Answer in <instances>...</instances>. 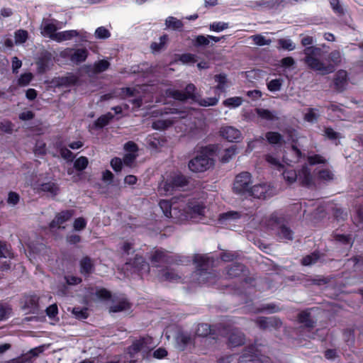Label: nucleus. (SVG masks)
Listing matches in <instances>:
<instances>
[{
    "instance_id": "obj_57",
    "label": "nucleus",
    "mask_w": 363,
    "mask_h": 363,
    "mask_svg": "<svg viewBox=\"0 0 363 363\" xmlns=\"http://www.w3.org/2000/svg\"><path fill=\"white\" fill-rule=\"evenodd\" d=\"M282 82L283 80L281 79H272L268 83L267 87L271 91H279L282 86Z\"/></svg>"
},
{
    "instance_id": "obj_64",
    "label": "nucleus",
    "mask_w": 363,
    "mask_h": 363,
    "mask_svg": "<svg viewBox=\"0 0 363 363\" xmlns=\"http://www.w3.org/2000/svg\"><path fill=\"white\" fill-rule=\"evenodd\" d=\"M11 258L13 257V254L11 252L10 250L8 248L6 244L4 242L0 241V258Z\"/></svg>"
},
{
    "instance_id": "obj_29",
    "label": "nucleus",
    "mask_w": 363,
    "mask_h": 363,
    "mask_svg": "<svg viewBox=\"0 0 363 363\" xmlns=\"http://www.w3.org/2000/svg\"><path fill=\"white\" fill-rule=\"evenodd\" d=\"M175 189H179L189 184V179L184 175L177 174L171 177Z\"/></svg>"
},
{
    "instance_id": "obj_1",
    "label": "nucleus",
    "mask_w": 363,
    "mask_h": 363,
    "mask_svg": "<svg viewBox=\"0 0 363 363\" xmlns=\"http://www.w3.org/2000/svg\"><path fill=\"white\" fill-rule=\"evenodd\" d=\"M321 52V49L316 46L304 48L303 53L304 57L302 61L306 66L321 75H327L335 72L336 67L341 65L342 54L340 50L331 51L328 57V63L318 57Z\"/></svg>"
},
{
    "instance_id": "obj_59",
    "label": "nucleus",
    "mask_w": 363,
    "mask_h": 363,
    "mask_svg": "<svg viewBox=\"0 0 363 363\" xmlns=\"http://www.w3.org/2000/svg\"><path fill=\"white\" fill-rule=\"evenodd\" d=\"M137 157L136 153H127L123 157V164L127 166L132 167Z\"/></svg>"
},
{
    "instance_id": "obj_36",
    "label": "nucleus",
    "mask_w": 363,
    "mask_h": 363,
    "mask_svg": "<svg viewBox=\"0 0 363 363\" xmlns=\"http://www.w3.org/2000/svg\"><path fill=\"white\" fill-rule=\"evenodd\" d=\"M284 0H262L257 2V5L269 9L277 8Z\"/></svg>"
},
{
    "instance_id": "obj_45",
    "label": "nucleus",
    "mask_w": 363,
    "mask_h": 363,
    "mask_svg": "<svg viewBox=\"0 0 363 363\" xmlns=\"http://www.w3.org/2000/svg\"><path fill=\"white\" fill-rule=\"evenodd\" d=\"M72 313L79 320L86 319L88 317L86 308L74 307L72 308Z\"/></svg>"
},
{
    "instance_id": "obj_17",
    "label": "nucleus",
    "mask_w": 363,
    "mask_h": 363,
    "mask_svg": "<svg viewBox=\"0 0 363 363\" xmlns=\"http://www.w3.org/2000/svg\"><path fill=\"white\" fill-rule=\"evenodd\" d=\"M240 363H262L260 355L255 352L254 347H249L244 351V353L240 358Z\"/></svg>"
},
{
    "instance_id": "obj_13",
    "label": "nucleus",
    "mask_w": 363,
    "mask_h": 363,
    "mask_svg": "<svg viewBox=\"0 0 363 363\" xmlns=\"http://www.w3.org/2000/svg\"><path fill=\"white\" fill-rule=\"evenodd\" d=\"M40 28V33L44 37L54 40V37L57 34V28L52 20L43 19Z\"/></svg>"
},
{
    "instance_id": "obj_30",
    "label": "nucleus",
    "mask_w": 363,
    "mask_h": 363,
    "mask_svg": "<svg viewBox=\"0 0 363 363\" xmlns=\"http://www.w3.org/2000/svg\"><path fill=\"white\" fill-rule=\"evenodd\" d=\"M174 121L172 119H159L152 124V128L157 130H163L174 124Z\"/></svg>"
},
{
    "instance_id": "obj_40",
    "label": "nucleus",
    "mask_w": 363,
    "mask_h": 363,
    "mask_svg": "<svg viewBox=\"0 0 363 363\" xmlns=\"http://www.w3.org/2000/svg\"><path fill=\"white\" fill-rule=\"evenodd\" d=\"M113 118V116L111 113H108L100 116L94 123L96 128H103L106 125L109 121Z\"/></svg>"
},
{
    "instance_id": "obj_48",
    "label": "nucleus",
    "mask_w": 363,
    "mask_h": 363,
    "mask_svg": "<svg viewBox=\"0 0 363 363\" xmlns=\"http://www.w3.org/2000/svg\"><path fill=\"white\" fill-rule=\"evenodd\" d=\"M168 96L172 97L173 99L179 101H186L187 100V97L184 92L179 90L169 89L167 91Z\"/></svg>"
},
{
    "instance_id": "obj_58",
    "label": "nucleus",
    "mask_w": 363,
    "mask_h": 363,
    "mask_svg": "<svg viewBox=\"0 0 363 363\" xmlns=\"http://www.w3.org/2000/svg\"><path fill=\"white\" fill-rule=\"evenodd\" d=\"M133 264L135 267L138 269L139 270L143 269L144 268H147V271L149 270L148 264L145 262L144 259L140 256H135L133 260Z\"/></svg>"
},
{
    "instance_id": "obj_7",
    "label": "nucleus",
    "mask_w": 363,
    "mask_h": 363,
    "mask_svg": "<svg viewBox=\"0 0 363 363\" xmlns=\"http://www.w3.org/2000/svg\"><path fill=\"white\" fill-rule=\"evenodd\" d=\"M225 336L227 344L230 347L242 346L245 342V334L238 328H229L226 330Z\"/></svg>"
},
{
    "instance_id": "obj_41",
    "label": "nucleus",
    "mask_w": 363,
    "mask_h": 363,
    "mask_svg": "<svg viewBox=\"0 0 363 363\" xmlns=\"http://www.w3.org/2000/svg\"><path fill=\"white\" fill-rule=\"evenodd\" d=\"M298 319L300 323L305 324L308 328L314 327V322L310 319V313L306 311L300 313Z\"/></svg>"
},
{
    "instance_id": "obj_18",
    "label": "nucleus",
    "mask_w": 363,
    "mask_h": 363,
    "mask_svg": "<svg viewBox=\"0 0 363 363\" xmlns=\"http://www.w3.org/2000/svg\"><path fill=\"white\" fill-rule=\"evenodd\" d=\"M157 277L162 281H175L180 279L182 277L174 269L166 268L158 272Z\"/></svg>"
},
{
    "instance_id": "obj_2",
    "label": "nucleus",
    "mask_w": 363,
    "mask_h": 363,
    "mask_svg": "<svg viewBox=\"0 0 363 363\" xmlns=\"http://www.w3.org/2000/svg\"><path fill=\"white\" fill-rule=\"evenodd\" d=\"M165 335L168 340L170 338H174L177 346L181 350H184L187 345L191 344L193 342V337L190 334L183 331L177 326L167 327Z\"/></svg>"
},
{
    "instance_id": "obj_61",
    "label": "nucleus",
    "mask_w": 363,
    "mask_h": 363,
    "mask_svg": "<svg viewBox=\"0 0 363 363\" xmlns=\"http://www.w3.org/2000/svg\"><path fill=\"white\" fill-rule=\"evenodd\" d=\"M308 161L311 165L317 164H325L327 162V160L320 155L308 156Z\"/></svg>"
},
{
    "instance_id": "obj_56",
    "label": "nucleus",
    "mask_w": 363,
    "mask_h": 363,
    "mask_svg": "<svg viewBox=\"0 0 363 363\" xmlns=\"http://www.w3.org/2000/svg\"><path fill=\"white\" fill-rule=\"evenodd\" d=\"M218 101V99L216 97H208L206 99H198L196 102L202 106H215L217 104Z\"/></svg>"
},
{
    "instance_id": "obj_20",
    "label": "nucleus",
    "mask_w": 363,
    "mask_h": 363,
    "mask_svg": "<svg viewBox=\"0 0 363 363\" xmlns=\"http://www.w3.org/2000/svg\"><path fill=\"white\" fill-rule=\"evenodd\" d=\"M110 66V63L105 60L96 62L94 65L86 66V72L89 75L97 74L106 70Z\"/></svg>"
},
{
    "instance_id": "obj_26",
    "label": "nucleus",
    "mask_w": 363,
    "mask_h": 363,
    "mask_svg": "<svg viewBox=\"0 0 363 363\" xmlns=\"http://www.w3.org/2000/svg\"><path fill=\"white\" fill-rule=\"evenodd\" d=\"M265 138L268 143L273 145H281L284 143L283 136L278 132H267L265 134Z\"/></svg>"
},
{
    "instance_id": "obj_31",
    "label": "nucleus",
    "mask_w": 363,
    "mask_h": 363,
    "mask_svg": "<svg viewBox=\"0 0 363 363\" xmlns=\"http://www.w3.org/2000/svg\"><path fill=\"white\" fill-rule=\"evenodd\" d=\"M256 112L260 118L267 121H274L279 118L275 112L270 111L267 109L257 108Z\"/></svg>"
},
{
    "instance_id": "obj_55",
    "label": "nucleus",
    "mask_w": 363,
    "mask_h": 363,
    "mask_svg": "<svg viewBox=\"0 0 363 363\" xmlns=\"http://www.w3.org/2000/svg\"><path fill=\"white\" fill-rule=\"evenodd\" d=\"M281 219V217L279 216L277 213L274 212L266 219L265 224L267 226H273L274 225L280 223Z\"/></svg>"
},
{
    "instance_id": "obj_28",
    "label": "nucleus",
    "mask_w": 363,
    "mask_h": 363,
    "mask_svg": "<svg viewBox=\"0 0 363 363\" xmlns=\"http://www.w3.org/2000/svg\"><path fill=\"white\" fill-rule=\"evenodd\" d=\"M240 218V214L238 211H232L220 214L218 220L220 224H227L228 222Z\"/></svg>"
},
{
    "instance_id": "obj_38",
    "label": "nucleus",
    "mask_w": 363,
    "mask_h": 363,
    "mask_svg": "<svg viewBox=\"0 0 363 363\" xmlns=\"http://www.w3.org/2000/svg\"><path fill=\"white\" fill-rule=\"evenodd\" d=\"M211 333V328L208 324L201 323L197 325L195 335L199 337H206Z\"/></svg>"
},
{
    "instance_id": "obj_14",
    "label": "nucleus",
    "mask_w": 363,
    "mask_h": 363,
    "mask_svg": "<svg viewBox=\"0 0 363 363\" xmlns=\"http://www.w3.org/2000/svg\"><path fill=\"white\" fill-rule=\"evenodd\" d=\"M150 259L155 267H157L160 263L173 264L177 262L174 256L164 251H155Z\"/></svg>"
},
{
    "instance_id": "obj_42",
    "label": "nucleus",
    "mask_w": 363,
    "mask_h": 363,
    "mask_svg": "<svg viewBox=\"0 0 363 363\" xmlns=\"http://www.w3.org/2000/svg\"><path fill=\"white\" fill-rule=\"evenodd\" d=\"M250 38L254 41L255 44L258 46L269 45L272 43L271 39H267L260 34L252 35Z\"/></svg>"
},
{
    "instance_id": "obj_63",
    "label": "nucleus",
    "mask_w": 363,
    "mask_h": 363,
    "mask_svg": "<svg viewBox=\"0 0 363 363\" xmlns=\"http://www.w3.org/2000/svg\"><path fill=\"white\" fill-rule=\"evenodd\" d=\"M33 74L30 72L24 73L21 75L18 80V84L20 86H24L28 85L33 79Z\"/></svg>"
},
{
    "instance_id": "obj_39",
    "label": "nucleus",
    "mask_w": 363,
    "mask_h": 363,
    "mask_svg": "<svg viewBox=\"0 0 363 363\" xmlns=\"http://www.w3.org/2000/svg\"><path fill=\"white\" fill-rule=\"evenodd\" d=\"M238 153V148L233 145L225 150L223 155L221 157L223 162H229Z\"/></svg>"
},
{
    "instance_id": "obj_46",
    "label": "nucleus",
    "mask_w": 363,
    "mask_h": 363,
    "mask_svg": "<svg viewBox=\"0 0 363 363\" xmlns=\"http://www.w3.org/2000/svg\"><path fill=\"white\" fill-rule=\"evenodd\" d=\"M243 100L241 97H231L225 99L223 101V104L225 106L230 107V108H236L240 106L242 103Z\"/></svg>"
},
{
    "instance_id": "obj_3",
    "label": "nucleus",
    "mask_w": 363,
    "mask_h": 363,
    "mask_svg": "<svg viewBox=\"0 0 363 363\" xmlns=\"http://www.w3.org/2000/svg\"><path fill=\"white\" fill-rule=\"evenodd\" d=\"M205 208V206L199 201L189 202L185 209L182 210L183 217L179 220L201 219L204 216Z\"/></svg>"
},
{
    "instance_id": "obj_43",
    "label": "nucleus",
    "mask_w": 363,
    "mask_h": 363,
    "mask_svg": "<svg viewBox=\"0 0 363 363\" xmlns=\"http://www.w3.org/2000/svg\"><path fill=\"white\" fill-rule=\"evenodd\" d=\"M15 43L22 44L24 43L28 38V33L25 30H18L14 33Z\"/></svg>"
},
{
    "instance_id": "obj_51",
    "label": "nucleus",
    "mask_w": 363,
    "mask_h": 363,
    "mask_svg": "<svg viewBox=\"0 0 363 363\" xmlns=\"http://www.w3.org/2000/svg\"><path fill=\"white\" fill-rule=\"evenodd\" d=\"M319 255L318 253H312L311 255L305 256L301 261V263L304 266H309L315 263L319 259Z\"/></svg>"
},
{
    "instance_id": "obj_32",
    "label": "nucleus",
    "mask_w": 363,
    "mask_h": 363,
    "mask_svg": "<svg viewBox=\"0 0 363 363\" xmlns=\"http://www.w3.org/2000/svg\"><path fill=\"white\" fill-rule=\"evenodd\" d=\"M165 26L172 30H180L183 27V23L179 19L169 16L165 20Z\"/></svg>"
},
{
    "instance_id": "obj_5",
    "label": "nucleus",
    "mask_w": 363,
    "mask_h": 363,
    "mask_svg": "<svg viewBox=\"0 0 363 363\" xmlns=\"http://www.w3.org/2000/svg\"><path fill=\"white\" fill-rule=\"evenodd\" d=\"M214 161L208 155L201 154L189 161V168L194 172H202L213 167Z\"/></svg>"
},
{
    "instance_id": "obj_34",
    "label": "nucleus",
    "mask_w": 363,
    "mask_h": 363,
    "mask_svg": "<svg viewBox=\"0 0 363 363\" xmlns=\"http://www.w3.org/2000/svg\"><path fill=\"white\" fill-rule=\"evenodd\" d=\"M283 178L289 184H292L298 179V174L294 169H286L282 173Z\"/></svg>"
},
{
    "instance_id": "obj_19",
    "label": "nucleus",
    "mask_w": 363,
    "mask_h": 363,
    "mask_svg": "<svg viewBox=\"0 0 363 363\" xmlns=\"http://www.w3.org/2000/svg\"><path fill=\"white\" fill-rule=\"evenodd\" d=\"M74 214L72 210L63 211L57 213L50 224V228H60V225L69 220Z\"/></svg>"
},
{
    "instance_id": "obj_21",
    "label": "nucleus",
    "mask_w": 363,
    "mask_h": 363,
    "mask_svg": "<svg viewBox=\"0 0 363 363\" xmlns=\"http://www.w3.org/2000/svg\"><path fill=\"white\" fill-rule=\"evenodd\" d=\"M80 273L84 276H89L94 269V261L87 256L82 257L79 262Z\"/></svg>"
},
{
    "instance_id": "obj_4",
    "label": "nucleus",
    "mask_w": 363,
    "mask_h": 363,
    "mask_svg": "<svg viewBox=\"0 0 363 363\" xmlns=\"http://www.w3.org/2000/svg\"><path fill=\"white\" fill-rule=\"evenodd\" d=\"M252 184L251 174L247 172H242L235 177L233 190L238 194H248L252 188Z\"/></svg>"
},
{
    "instance_id": "obj_60",
    "label": "nucleus",
    "mask_w": 363,
    "mask_h": 363,
    "mask_svg": "<svg viewBox=\"0 0 363 363\" xmlns=\"http://www.w3.org/2000/svg\"><path fill=\"white\" fill-rule=\"evenodd\" d=\"M330 280H331L330 278L323 277H317L314 279L308 280L309 283L308 284V285L315 284V285H318V286H322V285L328 284Z\"/></svg>"
},
{
    "instance_id": "obj_33",
    "label": "nucleus",
    "mask_w": 363,
    "mask_h": 363,
    "mask_svg": "<svg viewBox=\"0 0 363 363\" xmlns=\"http://www.w3.org/2000/svg\"><path fill=\"white\" fill-rule=\"evenodd\" d=\"M320 116L319 111L316 108H310L304 115V120L308 123H315Z\"/></svg>"
},
{
    "instance_id": "obj_27",
    "label": "nucleus",
    "mask_w": 363,
    "mask_h": 363,
    "mask_svg": "<svg viewBox=\"0 0 363 363\" xmlns=\"http://www.w3.org/2000/svg\"><path fill=\"white\" fill-rule=\"evenodd\" d=\"M88 56L86 49L80 48L74 50V53L70 56V60L76 64L81 63L86 60Z\"/></svg>"
},
{
    "instance_id": "obj_47",
    "label": "nucleus",
    "mask_w": 363,
    "mask_h": 363,
    "mask_svg": "<svg viewBox=\"0 0 363 363\" xmlns=\"http://www.w3.org/2000/svg\"><path fill=\"white\" fill-rule=\"evenodd\" d=\"M330 6L333 10L340 16H344L346 13V11L343 6L340 4V0H330Z\"/></svg>"
},
{
    "instance_id": "obj_54",
    "label": "nucleus",
    "mask_w": 363,
    "mask_h": 363,
    "mask_svg": "<svg viewBox=\"0 0 363 363\" xmlns=\"http://www.w3.org/2000/svg\"><path fill=\"white\" fill-rule=\"evenodd\" d=\"M195 91L196 86L193 84H189L185 88L184 93L188 99H191L195 101H197L198 97L196 96Z\"/></svg>"
},
{
    "instance_id": "obj_25",
    "label": "nucleus",
    "mask_w": 363,
    "mask_h": 363,
    "mask_svg": "<svg viewBox=\"0 0 363 363\" xmlns=\"http://www.w3.org/2000/svg\"><path fill=\"white\" fill-rule=\"evenodd\" d=\"M193 262L195 264L196 270H206L208 267V258L205 255H195L193 257Z\"/></svg>"
},
{
    "instance_id": "obj_11",
    "label": "nucleus",
    "mask_w": 363,
    "mask_h": 363,
    "mask_svg": "<svg viewBox=\"0 0 363 363\" xmlns=\"http://www.w3.org/2000/svg\"><path fill=\"white\" fill-rule=\"evenodd\" d=\"M255 323L262 330H278L282 325V321L277 317H259L256 319Z\"/></svg>"
},
{
    "instance_id": "obj_50",
    "label": "nucleus",
    "mask_w": 363,
    "mask_h": 363,
    "mask_svg": "<svg viewBox=\"0 0 363 363\" xmlns=\"http://www.w3.org/2000/svg\"><path fill=\"white\" fill-rule=\"evenodd\" d=\"M94 35L97 39H107L111 36V33L107 28L101 26L96 29Z\"/></svg>"
},
{
    "instance_id": "obj_35",
    "label": "nucleus",
    "mask_w": 363,
    "mask_h": 363,
    "mask_svg": "<svg viewBox=\"0 0 363 363\" xmlns=\"http://www.w3.org/2000/svg\"><path fill=\"white\" fill-rule=\"evenodd\" d=\"M130 308V303L125 300H121L118 303L112 306L109 308L111 313H118L126 311Z\"/></svg>"
},
{
    "instance_id": "obj_9",
    "label": "nucleus",
    "mask_w": 363,
    "mask_h": 363,
    "mask_svg": "<svg viewBox=\"0 0 363 363\" xmlns=\"http://www.w3.org/2000/svg\"><path fill=\"white\" fill-rule=\"evenodd\" d=\"M348 85V74L344 69H339L333 76L331 86L337 92L342 93L347 89Z\"/></svg>"
},
{
    "instance_id": "obj_22",
    "label": "nucleus",
    "mask_w": 363,
    "mask_h": 363,
    "mask_svg": "<svg viewBox=\"0 0 363 363\" xmlns=\"http://www.w3.org/2000/svg\"><path fill=\"white\" fill-rule=\"evenodd\" d=\"M40 189L49 194L52 197L57 196L60 191V187L57 183L53 181H49L40 184Z\"/></svg>"
},
{
    "instance_id": "obj_12",
    "label": "nucleus",
    "mask_w": 363,
    "mask_h": 363,
    "mask_svg": "<svg viewBox=\"0 0 363 363\" xmlns=\"http://www.w3.org/2000/svg\"><path fill=\"white\" fill-rule=\"evenodd\" d=\"M273 194V189L267 184H257L252 186L248 194L259 199H265L272 196Z\"/></svg>"
},
{
    "instance_id": "obj_62",
    "label": "nucleus",
    "mask_w": 363,
    "mask_h": 363,
    "mask_svg": "<svg viewBox=\"0 0 363 363\" xmlns=\"http://www.w3.org/2000/svg\"><path fill=\"white\" fill-rule=\"evenodd\" d=\"M279 44L281 48L289 51L294 50L296 48L294 43L290 39H279Z\"/></svg>"
},
{
    "instance_id": "obj_24",
    "label": "nucleus",
    "mask_w": 363,
    "mask_h": 363,
    "mask_svg": "<svg viewBox=\"0 0 363 363\" xmlns=\"http://www.w3.org/2000/svg\"><path fill=\"white\" fill-rule=\"evenodd\" d=\"M79 35V33L75 30H65L57 32V34L54 37V41L61 43L66 40H69L74 37Z\"/></svg>"
},
{
    "instance_id": "obj_15",
    "label": "nucleus",
    "mask_w": 363,
    "mask_h": 363,
    "mask_svg": "<svg viewBox=\"0 0 363 363\" xmlns=\"http://www.w3.org/2000/svg\"><path fill=\"white\" fill-rule=\"evenodd\" d=\"M298 179L303 186L311 187L315 184L311 169L306 165H303L299 170Z\"/></svg>"
},
{
    "instance_id": "obj_10",
    "label": "nucleus",
    "mask_w": 363,
    "mask_h": 363,
    "mask_svg": "<svg viewBox=\"0 0 363 363\" xmlns=\"http://www.w3.org/2000/svg\"><path fill=\"white\" fill-rule=\"evenodd\" d=\"M153 347V340L151 337L147 336L137 340L129 347L130 354H134L140 351L149 350Z\"/></svg>"
},
{
    "instance_id": "obj_8",
    "label": "nucleus",
    "mask_w": 363,
    "mask_h": 363,
    "mask_svg": "<svg viewBox=\"0 0 363 363\" xmlns=\"http://www.w3.org/2000/svg\"><path fill=\"white\" fill-rule=\"evenodd\" d=\"M159 206L167 218L179 220L183 217L180 205L172 206L169 201L162 200Z\"/></svg>"
},
{
    "instance_id": "obj_6",
    "label": "nucleus",
    "mask_w": 363,
    "mask_h": 363,
    "mask_svg": "<svg viewBox=\"0 0 363 363\" xmlns=\"http://www.w3.org/2000/svg\"><path fill=\"white\" fill-rule=\"evenodd\" d=\"M217 276L214 272L206 270H195L191 274V280L199 285H211L216 282Z\"/></svg>"
},
{
    "instance_id": "obj_52",
    "label": "nucleus",
    "mask_w": 363,
    "mask_h": 363,
    "mask_svg": "<svg viewBox=\"0 0 363 363\" xmlns=\"http://www.w3.org/2000/svg\"><path fill=\"white\" fill-rule=\"evenodd\" d=\"M88 162V159L86 157L81 156L75 160L74 167L77 170L82 171L87 167Z\"/></svg>"
},
{
    "instance_id": "obj_44",
    "label": "nucleus",
    "mask_w": 363,
    "mask_h": 363,
    "mask_svg": "<svg viewBox=\"0 0 363 363\" xmlns=\"http://www.w3.org/2000/svg\"><path fill=\"white\" fill-rule=\"evenodd\" d=\"M174 190L175 188L171 179L169 181L162 182L159 186V191L164 194H171Z\"/></svg>"
},
{
    "instance_id": "obj_23",
    "label": "nucleus",
    "mask_w": 363,
    "mask_h": 363,
    "mask_svg": "<svg viewBox=\"0 0 363 363\" xmlns=\"http://www.w3.org/2000/svg\"><path fill=\"white\" fill-rule=\"evenodd\" d=\"M226 274L228 278L233 279L240 277L245 271V266L240 263H235L229 266Z\"/></svg>"
},
{
    "instance_id": "obj_16",
    "label": "nucleus",
    "mask_w": 363,
    "mask_h": 363,
    "mask_svg": "<svg viewBox=\"0 0 363 363\" xmlns=\"http://www.w3.org/2000/svg\"><path fill=\"white\" fill-rule=\"evenodd\" d=\"M220 135L229 142H236L241 138V132L233 126H223L220 129Z\"/></svg>"
},
{
    "instance_id": "obj_37",
    "label": "nucleus",
    "mask_w": 363,
    "mask_h": 363,
    "mask_svg": "<svg viewBox=\"0 0 363 363\" xmlns=\"http://www.w3.org/2000/svg\"><path fill=\"white\" fill-rule=\"evenodd\" d=\"M168 37L167 35H164L160 38V43H157L156 42L152 43L150 45V48L152 52H160L162 49H163L167 42Z\"/></svg>"
},
{
    "instance_id": "obj_49",
    "label": "nucleus",
    "mask_w": 363,
    "mask_h": 363,
    "mask_svg": "<svg viewBox=\"0 0 363 363\" xmlns=\"http://www.w3.org/2000/svg\"><path fill=\"white\" fill-rule=\"evenodd\" d=\"M318 179L324 182H330L334 179V174L329 169H322L318 172Z\"/></svg>"
},
{
    "instance_id": "obj_53",
    "label": "nucleus",
    "mask_w": 363,
    "mask_h": 363,
    "mask_svg": "<svg viewBox=\"0 0 363 363\" xmlns=\"http://www.w3.org/2000/svg\"><path fill=\"white\" fill-rule=\"evenodd\" d=\"M324 135L329 140H332L342 138L340 133L335 131L334 129L330 127L325 128Z\"/></svg>"
}]
</instances>
